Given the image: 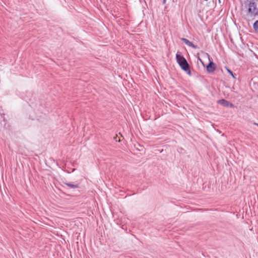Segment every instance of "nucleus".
<instances>
[{
    "instance_id": "1",
    "label": "nucleus",
    "mask_w": 258,
    "mask_h": 258,
    "mask_svg": "<svg viewBox=\"0 0 258 258\" xmlns=\"http://www.w3.org/2000/svg\"><path fill=\"white\" fill-rule=\"evenodd\" d=\"M176 59L177 63L181 67V68L187 72V74H188L189 76H191V73L190 71L189 66L186 59L182 55H181L179 52H177L176 53Z\"/></svg>"
},
{
    "instance_id": "2",
    "label": "nucleus",
    "mask_w": 258,
    "mask_h": 258,
    "mask_svg": "<svg viewBox=\"0 0 258 258\" xmlns=\"http://www.w3.org/2000/svg\"><path fill=\"white\" fill-rule=\"evenodd\" d=\"M218 103L223 106H225V107H233V105L232 103H231L230 102H229V101H228L225 99H221V100H219Z\"/></svg>"
},
{
    "instance_id": "3",
    "label": "nucleus",
    "mask_w": 258,
    "mask_h": 258,
    "mask_svg": "<svg viewBox=\"0 0 258 258\" xmlns=\"http://www.w3.org/2000/svg\"><path fill=\"white\" fill-rule=\"evenodd\" d=\"M181 40L188 46H190L194 49L197 48V46L194 45L191 42L189 41L188 39L184 38H181Z\"/></svg>"
},
{
    "instance_id": "4",
    "label": "nucleus",
    "mask_w": 258,
    "mask_h": 258,
    "mask_svg": "<svg viewBox=\"0 0 258 258\" xmlns=\"http://www.w3.org/2000/svg\"><path fill=\"white\" fill-rule=\"evenodd\" d=\"M215 70V64L213 61H210L207 66V70L209 73L213 72Z\"/></svg>"
},
{
    "instance_id": "5",
    "label": "nucleus",
    "mask_w": 258,
    "mask_h": 258,
    "mask_svg": "<svg viewBox=\"0 0 258 258\" xmlns=\"http://www.w3.org/2000/svg\"><path fill=\"white\" fill-rule=\"evenodd\" d=\"M63 183L70 188L75 189L79 187L78 184H74L67 182H64Z\"/></svg>"
},
{
    "instance_id": "6",
    "label": "nucleus",
    "mask_w": 258,
    "mask_h": 258,
    "mask_svg": "<svg viewBox=\"0 0 258 258\" xmlns=\"http://www.w3.org/2000/svg\"><path fill=\"white\" fill-rule=\"evenodd\" d=\"M253 27L255 30L258 32V20L254 23Z\"/></svg>"
},
{
    "instance_id": "7",
    "label": "nucleus",
    "mask_w": 258,
    "mask_h": 258,
    "mask_svg": "<svg viewBox=\"0 0 258 258\" xmlns=\"http://www.w3.org/2000/svg\"><path fill=\"white\" fill-rule=\"evenodd\" d=\"M227 69L228 72L230 74V75L231 76H232V77L235 78V77H234L232 72L231 70H230L229 69Z\"/></svg>"
},
{
    "instance_id": "8",
    "label": "nucleus",
    "mask_w": 258,
    "mask_h": 258,
    "mask_svg": "<svg viewBox=\"0 0 258 258\" xmlns=\"http://www.w3.org/2000/svg\"><path fill=\"white\" fill-rule=\"evenodd\" d=\"M248 11H249V12H251V8H249V9H248Z\"/></svg>"
},
{
    "instance_id": "9",
    "label": "nucleus",
    "mask_w": 258,
    "mask_h": 258,
    "mask_svg": "<svg viewBox=\"0 0 258 258\" xmlns=\"http://www.w3.org/2000/svg\"><path fill=\"white\" fill-rule=\"evenodd\" d=\"M254 124H255V125H257V126H258V123H254Z\"/></svg>"
},
{
    "instance_id": "10",
    "label": "nucleus",
    "mask_w": 258,
    "mask_h": 258,
    "mask_svg": "<svg viewBox=\"0 0 258 258\" xmlns=\"http://www.w3.org/2000/svg\"><path fill=\"white\" fill-rule=\"evenodd\" d=\"M205 1H208V0H204Z\"/></svg>"
}]
</instances>
